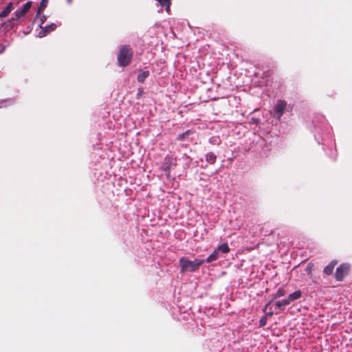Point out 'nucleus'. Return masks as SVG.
<instances>
[{
  "mask_svg": "<svg viewBox=\"0 0 352 352\" xmlns=\"http://www.w3.org/2000/svg\"><path fill=\"white\" fill-rule=\"evenodd\" d=\"M336 265V262L331 261L327 266H326L323 270L324 273L327 275H329L333 272V270Z\"/></svg>",
  "mask_w": 352,
  "mask_h": 352,
  "instance_id": "nucleus-11",
  "label": "nucleus"
},
{
  "mask_svg": "<svg viewBox=\"0 0 352 352\" xmlns=\"http://www.w3.org/2000/svg\"><path fill=\"white\" fill-rule=\"evenodd\" d=\"M219 257V253L217 250L215 248L214 251L210 254L208 258L205 260V262L211 263L217 260Z\"/></svg>",
  "mask_w": 352,
  "mask_h": 352,
  "instance_id": "nucleus-7",
  "label": "nucleus"
},
{
  "mask_svg": "<svg viewBox=\"0 0 352 352\" xmlns=\"http://www.w3.org/2000/svg\"><path fill=\"white\" fill-rule=\"evenodd\" d=\"M12 10V3H9L6 6V8L0 13V18L6 17L10 14V12H11Z\"/></svg>",
  "mask_w": 352,
  "mask_h": 352,
  "instance_id": "nucleus-10",
  "label": "nucleus"
},
{
  "mask_svg": "<svg viewBox=\"0 0 352 352\" xmlns=\"http://www.w3.org/2000/svg\"><path fill=\"white\" fill-rule=\"evenodd\" d=\"M56 25L55 23H52L48 26H45L42 28V30L38 33V36L40 37H43L46 36V34L52 31H54L56 28Z\"/></svg>",
  "mask_w": 352,
  "mask_h": 352,
  "instance_id": "nucleus-6",
  "label": "nucleus"
},
{
  "mask_svg": "<svg viewBox=\"0 0 352 352\" xmlns=\"http://www.w3.org/2000/svg\"><path fill=\"white\" fill-rule=\"evenodd\" d=\"M261 326H264L265 324V320L264 319H262L261 321Z\"/></svg>",
  "mask_w": 352,
  "mask_h": 352,
  "instance_id": "nucleus-21",
  "label": "nucleus"
},
{
  "mask_svg": "<svg viewBox=\"0 0 352 352\" xmlns=\"http://www.w3.org/2000/svg\"><path fill=\"white\" fill-rule=\"evenodd\" d=\"M32 5V1H28L26 2L21 8L18 9L16 10L14 13V18L13 19L18 20L23 16H24L25 14L28 13V12L30 10Z\"/></svg>",
  "mask_w": 352,
  "mask_h": 352,
  "instance_id": "nucleus-3",
  "label": "nucleus"
},
{
  "mask_svg": "<svg viewBox=\"0 0 352 352\" xmlns=\"http://www.w3.org/2000/svg\"><path fill=\"white\" fill-rule=\"evenodd\" d=\"M349 270V266L345 264L341 265L336 269L335 278L337 280H341L344 276L347 273Z\"/></svg>",
  "mask_w": 352,
  "mask_h": 352,
  "instance_id": "nucleus-5",
  "label": "nucleus"
},
{
  "mask_svg": "<svg viewBox=\"0 0 352 352\" xmlns=\"http://www.w3.org/2000/svg\"><path fill=\"white\" fill-rule=\"evenodd\" d=\"M190 133V131H186V132L182 133V134H179L178 136H177V140H182L186 135H188L189 133Z\"/></svg>",
  "mask_w": 352,
  "mask_h": 352,
  "instance_id": "nucleus-16",
  "label": "nucleus"
},
{
  "mask_svg": "<svg viewBox=\"0 0 352 352\" xmlns=\"http://www.w3.org/2000/svg\"><path fill=\"white\" fill-rule=\"evenodd\" d=\"M68 3H72V0H67Z\"/></svg>",
  "mask_w": 352,
  "mask_h": 352,
  "instance_id": "nucleus-22",
  "label": "nucleus"
},
{
  "mask_svg": "<svg viewBox=\"0 0 352 352\" xmlns=\"http://www.w3.org/2000/svg\"><path fill=\"white\" fill-rule=\"evenodd\" d=\"M217 157L213 153H208L206 155V160L208 162H210L211 164H214L216 161Z\"/></svg>",
  "mask_w": 352,
  "mask_h": 352,
  "instance_id": "nucleus-13",
  "label": "nucleus"
},
{
  "mask_svg": "<svg viewBox=\"0 0 352 352\" xmlns=\"http://www.w3.org/2000/svg\"><path fill=\"white\" fill-rule=\"evenodd\" d=\"M287 107V102L284 100H278L276 105L274 107L275 116L280 119L282 116L284 110Z\"/></svg>",
  "mask_w": 352,
  "mask_h": 352,
  "instance_id": "nucleus-4",
  "label": "nucleus"
},
{
  "mask_svg": "<svg viewBox=\"0 0 352 352\" xmlns=\"http://www.w3.org/2000/svg\"><path fill=\"white\" fill-rule=\"evenodd\" d=\"M45 19H46V18H45V16H43L42 17V19H41V24L40 25V27H41V28H43V27H42V24L44 23V21H45Z\"/></svg>",
  "mask_w": 352,
  "mask_h": 352,
  "instance_id": "nucleus-20",
  "label": "nucleus"
},
{
  "mask_svg": "<svg viewBox=\"0 0 352 352\" xmlns=\"http://www.w3.org/2000/svg\"><path fill=\"white\" fill-rule=\"evenodd\" d=\"M161 5L164 6L168 2V0H157Z\"/></svg>",
  "mask_w": 352,
  "mask_h": 352,
  "instance_id": "nucleus-18",
  "label": "nucleus"
},
{
  "mask_svg": "<svg viewBox=\"0 0 352 352\" xmlns=\"http://www.w3.org/2000/svg\"><path fill=\"white\" fill-rule=\"evenodd\" d=\"M205 262V260L196 258L194 261H190L185 257L179 259V265L182 272H195Z\"/></svg>",
  "mask_w": 352,
  "mask_h": 352,
  "instance_id": "nucleus-1",
  "label": "nucleus"
},
{
  "mask_svg": "<svg viewBox=\"0 0 352 352\" xmlns=\"http://www.w3.org/2000/svg\"><path fill=\"white\" fill-rule=\"evenodd\" d=\"M46 6V5L44 3V0L43 1L42 3H41V8L39 9L38 10V12L41 11V10L42 8H44Z\"/></svg>",
  "mask_w": 352,
  "mask_h": 352,
  "instance_id": "nucleus-19",
  "label": "nucleus"
},
{
  "mask_svg": "<svg viewBox=\"0 0 352 352\" xmlns=\"http://www.w3.org/2000/svg\"><path fill=\"white\" fill-rule=\"evenodd\" d=\"M217 251L219 252H221V253H223V254H227L228 252H230V248H229L228 245L227 243H221L219 244L217 248Z\"/></svg>",
  "mask_w": 352,
  "mask_h": 352,
  "instance_id": "nucleus-8",
  "label": "nucleus"
},
{
  "mask_svg": "<svg viewBox=\"0 0 352 352\" xmlns=\"http://www.w3.org/2000/svg\"><path fill=\"white\" fill-rule=\"evenodd\" d=\"M311 270H312V266L311 265H309L307 268H306V272L309 274H311Z\"/></svg>",
  "mask_w": 352,
  "mask_h": 352,
  "instance_id": "nucleus-17",
  "label": "nucleus"
},
{
  "mask_svg": "<svg viewBox=\"0 0 352 352\" xmlns=\"http://www.w3.org/2000/svg\"><path fill=\"white\" fill-rule=\"evenodd\" d=\"M289 305V302H288L287 299H284L283 300H278L276 302V305L278 307H285L287 305Z\"/></svg>",
  "mask_w": 352,
  "mask_h": 352,
  "instance_id": "nucleus-14",
  "label": "nucleus"
},
{
  "mask_svg": "<svg viewBox=\"0 0 352 352\" xmlns=\"http://www.w3.org/2000/svg\"><path fill=\"white\" fill-rule=\"evenodd\" d=\"M285 294V291L283 288H279L278 291L276 292V298H280L283 296Z\"/></svg>",
  "mask_w": 352,
  "mask_h": 352,
  "instance_id": "nucleus-15",
  "label": "nucleus"
},
{
  "mask_svg": "<svg viewBox=\"0 0 352 352\" xmlns=\"http://www.w3.org/2000/svg\"><path fill=\"white\" fill-rule=\"evenodd\" d=\"M131 50L127 46H122L118 56V61L120 66L127 65L132 58Z\"/></svg>",
  "mask_w": 352,
  "mask_h": 352,
  "instance_id": "nucleus-2",
  "label": "nucleus"
},
{
  "mask_svg": "<svg viewBox=\"0 0 352 352\" xmlns=\"http://www.w3.org/2000/svg\"><path fill=\"white\" fill-rule=\"evenodd\" d=\"M300 296L301 292L300 290H297L293 292L292 294H289L287 299L290 304L292 302L300 298Z\"/></svg>",
  "mask_w": 352,
  "mask_h": 352,
  "instance_id": "nucleus-9",
  "label": "nucleus"
},
{
  "mask_svg": "<svg viewBox=\"0 0 352 352\" xmlns=\"http://www.w3.org/2000/svg\"><path fill=\"white\" fill-rule=\"evenodd\" d=\"M149 72L148 71H143L141 72L138 76V80L140 82H143L144 80L148 76Z\"/></svg>",
  "mask_w": 352,
  "mask_h": 352,
  "instance_id": "nucleus-12",
  "label": "nucleus"
}]
</instances>
